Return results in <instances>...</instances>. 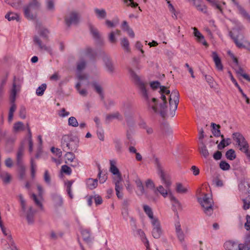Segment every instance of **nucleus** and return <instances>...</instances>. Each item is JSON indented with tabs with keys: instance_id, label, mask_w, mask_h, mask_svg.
<instances>
[{
	"instance_id": "f257e3e1",
	"label": "nucleus",
	"mask_w": 250,
	"mask_h": 250,
	"mask_svg": "<svg viewBox=\"0 0 250 250\" xmlns=\"http://www.w3.org/2000/svg\"><path fill=\"white\" fill-rule=\"evenodd\" d=\"M129 72L132 80L137 85L141 94L145 100L148 107L151 108L154 112L159 113L162 117H165L167 114V101L165 94L161 93V98L163 101V103L160 104L158 109L156 105L157 99L153 98L151 100H149L146 84L140 80L139 77L132 69L129 68Z\"/></svg>"
},
{
	"instance_id": "f03ea898",
	"label": "nucleus",
	"mask_w": 250,
	"mask_h": 250,
	"mask_svg": "<svg viewBox=\"0 0 250 250\" xmlns=\"http://www.w3.org/2000/svg\"><path fill=\"white\" fill-rule=\"evenodd\" d=\"M41 7L40 0H29L28 4L23 7L25 17L29 20H33L36 17L37 12Z\"/></svg>"
},
{
	"instance_id": "7ed1b4c3",
	"label": "nucleus",
	"mask_w": 250,
	"mask_h": 250,
	"mask_svg": "<svg viewBox=\"0 0 250 250\" xmlns=\"http://www.w3.org/2000/svg\"><path fill=\"white\" fill-rule=\"evenodd\" d=\"M232 137L239 149L245 153L247 159L250 161L249 145L244 136L239 132H235L232 134Z\"/></svg>"
},
{
	"instance_id": "20e7f679",
	"label": "nucleus",
	"mask_w": 250,
	"mask_h": 250,
	"mask_svg": "<svg viewBox=\"0 0 250 250\" xmlns=\"http://www.w3.org/2000/svg\"><path fill=\"white\" fill-rule=\"evenodd\" d=\"M79 146V141L71 136L65 135L61 140V147L64 152L76 151Z\"/></svg>"
},
{
	"instance_id": "39448f33",
	"label": "nucleus",
	"mask_w": 250,
	"mask_h": 250,
	"mask_svg": "<svg viewBox=\"0 0 250 250\" xmlns=\"http://www.w3.org/2000/svg\"><path fill=\"white\" fill-rule=\"evenodd\" d=\"M22 82V79L14 77L12 88L10 91V100L11 103V106L9 109V113L14 114L16 109V105L14 102L17 92L20 91L21 84Z\"/></svg>"
},
{
	"instance_id": "423d86ee",
	"label": "nucleus",
	"mask_w": 250,
	"mask_h": 250,
	"mask_svg": "<svg viewBox=\"0 0 250 250\" xmlns=\"http://www.w3.org/2000/svg\"><path fill=\"white\" fill-rule=\"evenodd\" d=\"M198 201L203 208L204 212L208 216L211 215L213 210V201L211 197L208 194H205L203 198L198 199Z\"/></svg>"
},
{
	"instance_id": "0eeeda50",
	"label": "nucleus",
	"mask_w": 250,
	"mask_h": 250,
	"mask_svg": "<svg viewBox=\"0 0 250 250\" xmlns=\"http://www.w3.org/2000/svg\"><path fill=\"white\" fill-rule=\"evenodd\" d=\"M243 29V25L239 22L237 25L233 28L232 31H230L229 33V36L233 40L236 45L239 48L245 47L238 40L239 38L242 37V35L240 33V31Z\"/></svg>"
},
{
	"instance_id": "6e6552de",
	"label": "nucleus",
	"mask_w": 250,
	"mask_h": 250,
	"mask_svg": "<svg viewBox=\"0 0 250 250\" xmlns=\"http://www.w3.org/2000/svg\"><path fill=\"white\" fill-rule=\"evenodd\" d=\"M179 101V94L177 90L172 91L169 97V106L170 110V115L173 117L175 115V112L178 106Z\"/></svg>"
},
{
	"instance_id": "1a4fd4ad",
	"label": "nucleus",
	"mask_w": 250,
	"mask_h": 250,
	"mask_svg": "<svg viewBox=\"0 0 250 250\" xmlns=\"http://www.w3.org/2000/svg\"><path fill=\"white\" fill-rule=\"evenodd\" d=\"M80 16L76 12H71L66 15L64 18L65 23L67 27L77 25L80 22Z\"/></svg>"
},
{
	"instance_id": "9d476101",
	"label": "nucleus",
	"mask_w": 250,
	"mask_h": 250,
	"mask_svg": "<svg viewBox=\"0 0 250 250\" xmlns=\"http://www.w3.org/2000/svg\"><path fill=\"white\" fill-rule=\"evenodd\" d=\"M86 64V62L83 60H82L77 62V78L80 81H85L86 84H88L89 83L88 75L81 73V71L85 68Z\"/></svg>"
},
{
	"instance_id": "9b49d317",
	"label": "nucleus",
	"mask_w": 250,
	"mask_h": 250,
	"mask_svg": "<svg viewBox=\"0 0 250 250\" xmlns=\"http://www.w3.org/2000/svg\"><path fill=\"white\" fill-rule=\"evenodd\" d=\"M151 223L153 227L152 235L154 238L159 239L162 234L160 222L158 220H153Z\"/></svg>"
},
{
	"instance_id": "f8f14e48",
	"label": "nucleus",
	"mask_w": 250,
	"mask_h": 250,
	"mask_svg": "<svg viewBox=\"0 0 250 250\" xmlns=\"http://www.w3.org/2000/svg\"><path fill=\"white\" fill-rule=\"evenodd\" d=\"M33 42L34 44L37 45L40 50L45 51L50 54H52V50L51 48L43 44L42 42V39L39 36L35 35L34 36Z\"/></svg>"
},
{
	"instance_id": "ddd939ff",
	"label": "nucleus",
	"mask_w": 250,
	"mask_h": 250,
	"mask_svg": "<svg viewBox=\"0 0 250 250\" xmlns=\"http://www.w3.org/2000/svg\"><path fill=\"white\" fill-rule=\"evenodd\" d=\"M158 174L160 176L162 183L165 185L167 188H169L171 185L169 176L167 175L162 169V167L158 166Z\"/></svg>"
},
{
	"instance_id": "4468645a",
	"label": "nucleus",
	"mask_w": 250,
	"mask_h": 250,
	"mask_svg": "<svg viewBox=\"0 0 250 250\" xmlns=\"http://www.w3.org/2000/svg\"><path fill=\"white\" fill-rule=\"evenodd\" d=\"M122 177L120 176L118 177H115L113 179V182L115 185V191L117 196L118 198L121 199L123 198V193L121 192L123 189V184L122 183Z\"/></svg>"
},
{
	"instance_id": "2eb2a0df",
	"label": "nucleus",
	"mask_w": 250,
	"mask_h": 250,
	"mask_svg": "<svg viewBox=\"0 0 250 250\" xmlns=\"http://www.w3.org/2000/svg\"><path fill=\"white\" fill-rule=\"evenodd\" d=\"M36 212V210L34 209L32 207H30L26 212H24L21 214V215L25 216L29 225H32L35 222V215Z\"/></svg>"
},
{
	"instance_id": "dca6fc26",
	"label": "nucleus",
	"mask_w": 250,
	"mask_h": 250,
	"mask_svg": "<svg viewBox=\"0 0 250 250\" xmlns=\"http://www.w3.org/2000/svg\"><path fill=\"white\" fill-rule=\"evenodd\" d=\"M238 188L242 193H250V179H241L238 185Z\"/></svg>"
},
{
	"instance_id": "f3484780",
	"label": "nucleus",
	"mask_w": 250,
	"mask_h": 250,
	"mask_svg": "<svg viewBox=\"0 0 250 250\" xmlns=\"http://www.w3.org/2000/svg\"><path fill=\"white\" fill-rule=\"evenodd\" d=\"M51 198L53 205L55 208L61 207L63 204V200L62 196L57 192L51 194Z\"/></svg>"
},
{
	"instance_id": "a211bd4d",
	"label": "nucleus",
	"mask_w": 250,
	"mask_h": 250,
	"mask_svg": "<svg viewBox=\"0 0 250 250\" xmlns=\"http://www.w3.org/2000/svg\"><path fill=\"white\" fill-rule=\"evenodd\" d=\"M103 60L104 63V65L106 71L110 74H113L114 72L115 69L113 64L109 56L106 55H104L103 58Z\"/></svg>"
},
{
	"instance_id": "6ab92c4d",
	"label": "nucleus",
	"mask_w": 250,
	"mask_h": 250,
	"mask_svg": "<svg viewBox=\"0 0 250 250\" xmlns=\"http://www.w3.org/2000/svg\"><path fill=\"white\" fill-rule=\"evenodd\" d=\"M233 3L237 7L239 13L248 21L250 22V15L245 10V9L239 4L236 0H231Z\"/></svg>"
},
{
	"instance_id": "aec40b11",
	"label": "nucleus",
	"mask_w": 250,
	"mask_h": 250,
	"mask_svg": "<svg viewBox=\"0 0 250 250\" xmlns=\"http://www.w3.org/2000/svg\"><path fill=\"white\" fill-rule=\"evenodd\" d=\"M175 232L176 236L178 240L183 243L185 240V234L182 230L181 227V225L179 222H177L175 224Z\"/></svg>"
},
{
	"instance_id": "412c9836",
	"label": "nucleus",
	"mask_w": 250,
	"mask_h": 250,
	"mask_svg": "<svg viewBox=\"0 0 250 250\" xmlns=\"http://www.w3.org/2000/svg\"><path fill=\"white\" fill-rule=\"evenodd\" d=\"M224 247L228 250H240V244L233 241L226 242L224 243Z\"/></svg>"
},
{
	"instance_id": "4be33fe9",
	"label": "nucleus",
	"mask_w": 250,
	"mask_h": 250,
	"mask_svg": "<svg viewBox=\"0 0 250 250\" xmlns=\"http://www.w3.org/2000/svg\"><path fill=\"white\" fill-rule=\"evenodd\" d=\"M114 119H117L118 120H122V116L120 114L119 112H116L114 113H112L109 114H108L105 117V123L109 124Z\"/></svg>"
},
{
	"instance_id": "5701e85b",
	"label": "nucleus",
	"mask_w": 250,
	"mask_h": 250,
	"mask_svg": "<svg viewBox=\"0 0 250 250\" xmlns=\"http://www.w3.org/2000/svg\"><path fill=\"white\" fill-rule=\"evenodd\" d=\"M26 128L28 131V135L25 140H26L28 142L29 146V151L30 153H31L33 150V142L32 139L31 131L28 124L26 125Z\"/></svg>"
},
{
	"instance_id": "b1692460",
	"label": "nucleus",
	"mask_w": 250,
	"mask_h": 250,
	"mask_svg": "<svg viewBox=\"0 0 250 250\" xmlns=\"http://www.w3.org/2000/svg\"><path fill=\"white\" fill-rule=\"evenodd\" d=\"M116 161L114 160H110V171L114 175L115 177L120 176L122 177L121 174L120 173L118 168L116 166Z\"/></svg>"
},
{
	"instance_id": "393cba45",
	"label": "nucleus",
	"mask_w": 250,
	"mask_h": 250,
	"mask_svg": "<svg viewBox=\"0 0 250 250\" xmlns=\"http://www.w3.org/2000/svg\"><path fill=\"white\" fill-rule=\"evenodd\" d=\"M212 57L213 60L215 64L216 68L219 70H222L223 68V65L221 63V59L219 57L218 54L216 52H213L212 53Z\"/></svg>"
},
{
	"instance_id": "a878e982",
	"label": "nucleus",
	"mask_w": 250,
	"mask_h": 250,
	"mask_svg": "<svg viewBox=\"0 0 250 250\" xmlns=\"http://www.w3.org/2000/svg\"><path fill=\"white\" fill-rule=\"evenodd\" d=\"M193 29L194 35L198 42L202 43L205 46H208V43L205 41L204 37L202 34L195 27H194Z\"/></svg>"
},
{
	"instance_id": "bb28decb",
	"label": "nucleus",
	"mask_w": 250,
	"mask_h": 250,
	"mask_svg": "<svg viewBox=\"0 0 250 250\" xmlns=\"http://www.w3.org/2000/svg\"><path fill=\"white\" fill-rule=\"evenodd\" d=\"M84 55L90 59H94L97 55L96 50L92 49L90 47H87L85 48L84 52Z\"/></svg>"
},
{
	"instance_id": "cd10ccee",
	"label": "nucleus",
	"mask_w": 250,
	"mask_h": 250,
	"mask_svg": "<svg viewBox=\"0 0 250 250\" xmlns=\"http://www.w3.org/2000/svg\"><path fill=\"white\" fill-rule=\"evenodd\" d=\"M84 83L85 85H87V84H86V82L85 81H80L76 84V88L77 90L78 91L79 94L82 96H86L87 94V92L86 89H81V86Z\"/></svg>"
},
{
	"instance_id": "c85d7f7f",
	"label": "nucleus",
	"mask_w": 250,
	"mask_h": 250,
	"mask_svg": "<svg viewBox=\"0 0 250 250\" xmlns=\"http://www.w3.org/2000/svg\"><path fill=\"white\" fill-rule=\"evenodd\" d=\"M120 43L122 47L125 52H130V48L129 46V42L126 38H121L120 40Z\"/></svg>"
},
{
	"instance_id": "c756f323",
	"label": "nucleus",
	"mask_w": 250,
	"mask_h": 250,
	"mask_svg": "<svg viewBox=\"0 0 250 250\" xmlns=\"http://www.w3.org/2000/svg\"><path fill=\"white\" fill-rule=\"evenodd\" d=\"M81 234L83 237V240L87 243H89L92 241V238L90 231L87 229H82L81 230Z\"/></svg>"
},
{
	"instance_id": "7c9ffc66",
	"label": "nucleus",
	"mask_w": 250,
	"mask_h": 250,
	"mask_svg": "<svg viewBox=\"0 0 250 250\" xmlns=\"http://www.w3.org/2000/svg\"><path fill=\"white\" fill-rule=\"evenodd\" d=\"M176 191L180 194H186L188 191V186H184L180 183H176V187L175 188Z\"/></svg>"
},
{
	"instance_id": "2f4dec72",
	"label": "nucleus",
	"mask_w": 250,
	"mask_h": 250,
	"mask_svg": "<svg viewBox=\"0 0 250 250\" xmlns=\"http://www.w3.org/2000/svg\"><path fill=\"white\" fill-rule=\"evenodd\" d=\"M94 12L97 18L99 20H103L106 17V12L104 9L95 8Z\"/></svg>"
},
{
	"instance_id": "473e14b6",
	"label": "nucleus",
	"mask_w": 250,
	"mask_h": 250,
	"mask_svg": "<svg viewBox=\"0 0 250 250\" xmlns=\"http://www.w3.org/2000/svg\"><path fill=\"white\" fill-rule=\"evenodd\" d=\"M201 146L199 147V152L205 158H207L209 156V152L207 147L203 141L200 142Z\"/></svg>"
},
{
	"instance_id": "72a5a7b5",
	"label": "nucleus",
	"mask_w": 250,
	"mask_h": 250,
	"mask_svg": "<svg viewBox=\"0 0 250 250\" xmlns=\"http://www.w3.org/2000/svg\"><path fill=\"white\" fill-rule=\"evenodd\" d=\"M88 27L92 37L95 40H99L100 38V33L98 29L95 28L91 23L88 24Z\"/></svg>"
},
{
	"instance_id": "f704fd0d",
	"label": "nucleus",
	"mask_w": 250,
	"mask_h": 250,
	"mask_svg": "<svg viewBox=\"0 0 250 250\" xmlns=\"http://www.w3.org/2000/svg\"><path fill=\"white\" fill-rule=\"evenodd\" d=\"M169 188H165L162 185L159 186L154 190V193L157 194V192L159 193L164 198H166L168 194L167 190Z\"/></svg>"
},
{
	"instance_id": "c9c22d12",
	"label": "nucleus",
	"mask_w": 250,
	"mask_h": 250,
	"mask_svg": "<svg viewBox=\"0 0 250 250\" xmlns=\"http://www.w3.org/2000/svg\"><path fill=\"white\" fill-rule=\"evenodd\" d=\"M38 33L39 34V37L42 38V40L47 41L48 38L49 31L48 30L44 28H42L38 30Z\"/></svg>"
},
{
	"instance_id": "e433bc0d",
	"label": "nucleus",
	"mask_w": 250,
	"mask_h": 250,
	"mask_svg": "<svg viewBox=\"0 0 250 250\" xmlns=\"http://www.w3.org/2000/svg\"><path fill=\"white\" fill-rule=\"evenodd\" d=\"M143 208L145 213L147 215L148 217L151 219V222L153 220H158L157 218L154 217L153 213L152 211L151 208L147 205H144Z\"/></svg>"
},
{
	"instance_id": "4c0bfd02",
	"label": "nucleus",
	"mask_w": 250,
	"mask_h": 250,
	"mask_svg": "<svg viewBox=\"0 0 250 250\" xmlns=\"http://www.w3.org/2000/svg\"><path fill=\"white\" fill-rule=\"evenodd\" d=\"M222 140L219 143V144L218 145V148L219 149H222L224 148L226 146H229L230 144V139L229 138H228L227 139H225L224 138V136L223 135H221L220 134V136Z\"/></svg>"
},
{
	"instance_id": "58836bf2",
	"label": "nucleus",
	"mask_w": 250,
	"mask_h": 250,
	"mask_svg": "<svg viewBox=\"0 0 250 250\" xmlns=\"http://www.w3.org/2000/svg\"><path fill=\"white\" fill-rule=\"evenodd\" d=\"M87 187L90 189L95 188L98 186L97 179H88L86 181Z\"/></svg>"
},
{
	"instance_id": "ea45409f",
	"label": "nucleus",
	"mask_w": 250,
	"mask_h": 250,
	"mask_svg": "<svg viewBox=\"0 0 250 250\" xmlns=\"http://www.w3.org/2000/svg\"><path fill=\"white\" fill-rule=\"evenodd\" d=\"M25 129V126L21 122L15 123L13 126V131L14 132H19L23 131Z\"/></svg>"
},
{
	"instance_id": "a19ab883",
	"label": "nucleus",
	"mask_w": 250,
	"mask_h": 250,
	"mask_svg": "<svg viewBox=\"0 0 250 250\" xmlns=\"http://www.w3.org/2000/svg\"><path fill=\"white\" fill-rule=\"evenodd\" d=\"M240 250H250V235L247 236L244 244H240Z\"/></svg>"
},
{
	"instance_id": "79ce46f5",
	"label": "nucleus",
	"mask_w": 250,
	"mask_h": 250,
	"mask_svg": "<svg viewBox=\"0 0 250 250\" xmlns=\"http://www.w3.org/2000/svg\"><path fill=\"white\" fill-rule=\"evenodd\" d=\"M30 197L34 201L36 206L41 208H42V198H41V197L39 196L37 197V196L34 193H32Z\"/></svg>"
},
{
	"instance_id": "37998d69",
	"label": "nucleus",
	"mask_w": 250,
	"mask_h": 250,
	"mask_svg": "<svg viewBox=\"0 0 250 250\" xmlns=\"http://www.w3.org/2000/svg\"><path fill=\"white\" fill-rule=\"evenodd\" d=\"M5 18L9 21L14 20L19 21L20 20L19 16L17 14L13 12H9L5 16Z\"/></svg>"
},
{
	"instance_id": "c03bdc74",
	"label": "nucleus",
	"mask_w": 250,
	"mask_h": 250,
	"mask_svg": "<svg viewBox=\"0 0 250 250\" xmlns=\"http://www.w3.org/2000/svg\"><path fill=\"white\" fill-rule=\"evenodd\" d=\"M211 126L212 128V133L215 137H219L220 136V130L219 128L220 126L219 125H216L215 123H211Z\"/></svg>"
},
{
	"instance_id": "a18cd8bd",
	"label": "nucleus",
	"mask_w": 250,
	"mask_h": 250,
	"mask_svg": "<svg viewBox=\"0 0 250 250\" xmlns=\"http://www.w3.org/2000/svg\"><path fill=\"white\" fill-rule=\"evenodd\" d=\"M13 0L8 1V3L16 9H20L22 4V0H15L14 1H13Z\"/></svg>"
},
{
	"instance_id": "49530a36",
	"label": "nucleus",
	"mask_w": 250,
	"mask_h": 250,
	"mask_svg": "<svg viewBox=\"0 0 250 250\" xmlns=\"http://www.w3.org/2000/svg\"><path fill=\"white\" fill-rule=\"evenodd\" d=\"M92 86L96 92L99 94L102 98H103V88L102 86L97 82H93L92 83Z\"/></svg>"
},
{
	"instance_id": "de8ad7c7",
	"label": "nucleus",
	"mask_w": 250,
	"mask_h": 250,
	"mask_svg": "<svg viewBox=\"0 0 250 250\" xmlns=\"http://www.w3.org/2000/svg\"><path fill=\"white\" fill-rule=\"evenodd\" d=\"M115 150L118 152H121L122 145L121 140L118 138H115L113 140Z\"/></svg>"
},
{
	"instance_id": "09e8293b",
	"label": "nucleus",
	"mask_w": 250,
	"mask_h": 250,
	"mask_svg": "<svg viewBox=\"0 0 250 250\" xmlns=\"http://www.w3.org/2000/svg\"><path fill=\"white\" fill-rule=\"evenodd\" d=\"M73 181H68L65 183V185L66 186V192L69 196V197L71 199L73 198V195L72 192L71 187L73 184Z\"/></svg>"
},
{
	"instance_id": "8fccbe9b",
	"label": "nucleus",
	"mask_w": 250,
	"mask_h": 250,
	"mask_svg": "<svg viewBox=\"0 0 250 250\" xmlns=\"http://www.w3.org/2000/svg\"><path fill=\"white\" fill-rule=\"evenodd\" d=\"M47 85L45 83H42L41 85L39 86L36 89V93L39 96L43 95L45 90H46Z\"/></svg>"
},
{
	"instance_id": "3c124183",
	"label": "nucleus",
	"mask_w": 250,
	"mask_h": 250,
	"mask_svg": "<svg viewBox=\"0 0 250 250\" xmlns=\"http://www.w3.org/2000/svg\"><path fill=\"white\" fill-rule=\"evenodd\" d=\"M19 198L20 201L21 206V212L22 214L24 212H26V211L27 210L26 207V202L24 200V198L22 194H20L19 195Z\"/></svg>"
},
{
	"instance_id": "603ef678",
	"label": "nucleus",
	"mask_w": 250,
	"mask_h": 250,
	"mask_svg": "<svg viewBox=\"0 0 250 250\" xmlns=\"http://www.w3.org/2000/svg\"><path fill=\"white\" fill-rule=\"evenodd\" d=\"M226 158L229 160H233L236 158L235 151L232 149H230L226 153Z\"/></svg>"
},
{
	"instance_id": "864d4df0",
	"label": "nucleus",
	"mask_w": 250,
	"mask_h": 250,
	"mask_svg": "<svg viewBox=\"0 0 250 250\" xmlns=\"http://www.w3.org/2000/svg\"><path fill=\"white\" fill-rule=\"evenodd\" d=\"M171 201L173 206L175 207L178 209H182V205L180 202L174 196H171L170 198Z\"/></svg>"
},
{
	"instance_id": "5fc2aeb1",
	"label": "nucleus",
	"mask_w": 250,
	"mask_h": 250,
	"mask_svg": "<svg viewBox=\"0 0 250 250\" xmlns=\"http://www.w3.org/2000/svg\"><path fill=\"white\" fill-rule=\"evenodd\" d=\"M45 3L48 10L53 11L55 10L54 0H46Z\"/></svg>"
},
{
	"instance_id": "6e6d98bb",
	"label": "nucleus",
	"mask_w": 250,
	"mask_h": 250,
	"mask_svg": "<svg viewBox=\"0 0 250 250\" xmlns=\"http://www.w3.org/2000/svg\"><path fill=\"white\" fill-rule=\"evenodd\" d=\"M43 180L45 182V183L47 185H51V176L49 174V171L48 170H45L44 171V175H43Z\"/></svg>"
},
{
	"instance_id": "4d7b16f0",
	"label": "nucleus",
	"mask_w": 250,
	"mask_h": 250,
	"mask_svg": "<svg viewBox=\"0 0 250 250\" xmlns=\"http://www.w3.org/2000/svg\"><path fill=\"white\" fill-rule=\"evenodd\" d=\"M0 177L2 179L3 181L5 183H8L10 180V175L6 172H0Z\"/></svg>"
},
{
	"instance_id": "13d9d810",
	"label": "nucleus",
	"mask_w": 250,
	"mask_h": 250,
	"mask_svg": "<svg viewBox=\"0 0 250 250\" xmlns=\"http://www.w3.org/2000/svg\"><path fill=\"white\" fill-rule=\"evenodd\" d=\"M68 125L73 127H77L79 125L78 122L74 117H70L68 120Z\"/></svg>"
},
{
	"instance_id": "bf43d9fd",
	"label": "nucleus",
	"mask_w": 250,
	"mask_h": 250,
	"mask_svg": "<svg viewBox=\"0 0 250 250\" xmlns=\"http://www.w3.org/2000/svg\"><path fill=\"white\" fill-rule=\"evenodd\" d=\"M208 1L212 6L215 7L216 9L219 10L221 13H223V10L221 6L218 3L217 0H207Z\"/></svg>"
},
{
	"instance_id": "052dcab7",
	"label": "nucleus",
	"mask_w": 250,
	"mask_h": 250,
	"mask_svg": "<svg viewBox=\"0 0 250 250\" xmlns=\"http://www.w3.org/2000/svg\"><path fill=\"white\" fill-rule=\"evenodd\" d=\"M135 182L136 184L137 188L140 189L141 194L145 193V189L143 185L141 180L139 178H137Z\"/></svg>"
},
{
	"instance_id": "680f3d73",
	"label": "nucleus",
	"mask_w": 250,
	"mask_h": 250,
	"mask_svg": "<svg viewBox=\"0 0 250 250\" xmlns=\"http://www.w3.org/2000/svg\"><path fill=\"white\" fill-rule=\"evenodd\" d=\"M193 4L198 11H201L204 13H207V9L206 5H202L200 4H196V2H195V4Z\"/></svg>"
},
{
	"instance_id": "e2e57ef3",
	"label": "nucleus",
	"mask_w": 250,
	"mask_h": 250,
	"mask_svg": "<svg viewBox=\"0 0 250 250\" xmlns=\"http://www.w3.org/2000/svg\"><path fill=\"white\" fill-rule=\"evenodd\" d=\"M203 76H204L207 82L208 83L210 87H213L214 81L213 78L211 76L205 74H203Z\"/></svg>"
},
{
	"instance_id": "0e129e2a",
	"label": "nucleus",
	"mask_w": 250,
	"mask_h": 250,
	"mask_svg": "<svg viewBox=\"0 0 250 250\" xmlns=\"http://www.w3.org/2000/svg\"><path fill=\"white\" fill-rule=\"evenodd\" d=\"M22 157L17 156V165L22 170L24 171L25 167L22 163Z\"/></svg>"
},
{
	"instance_id": "69168bd1",
	"label": "nucleus",
	"mask_w": 250,
	"mask_h": 250,
	"mask_svg": "<svg viewBox=\"0 0 250 250\" xmlns=\"http://www.w3.org/2000/svg\"><path fill=\"white\" fill-rule=\"evenodd\" d=\"M219 166L223 170H228L230 168V165L226 161H221Z\"/></svg>"
},
{
	"instance_id": "338daca9",
	"label": "nucleus",
	"mask_w": 250,
	"mask_h": 250,
	"mask_svg": "<svg viewBox=\"0 0 250 250\" xmlns=\"http://www.w3.org/2000/svg\"><path fill=\"white\" fill-rule=\"evenodd\" d=\"M61 171L67 175H70L72 172L71 169L67 165H63L61 167Z\"/></svg>"
},
{
	"instance_id": "774afa93",
	"label": "nucleus",
	"mask_w": 250,
	"mask_h": 250,
	"mask_svg": "<svg viewBox=\"0 0 250 250\" xmlns=\"http://www.w3.org/2000/svg\"><path fill=\"white\" fill-rule=\"evenodd\" d=\"M66 152V153L65 154V156L69 162H71L76 159L75 155L71 151H67Z\"/></svg>"
}]
</instances>
